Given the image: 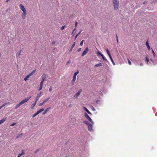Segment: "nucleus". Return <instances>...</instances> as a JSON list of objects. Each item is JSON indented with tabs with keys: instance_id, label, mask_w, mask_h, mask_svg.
<instances>
[{
	"instance_id": "obj_31",
	"label": "nucleus",
	"mask_w": 157,
	"mask_h": 157,
	"mask_svg": "<svg viewBox=\"0 0 157 157\" xmlns=\"http://www.w3.org/2000/svg\"><path fill=\"white\" fill-rule=\"evenodd\" d=\"M152 54H153L154 57H155L156 56V55L155 54V52H154V51L152 49Z\"/></svg>"
},
{
	"instance_id": "obj_60",
	"label": "nucleus",
	"mask_w": 157,
	"mask_h": 157,
	"mask_svg": "<svg viewBox=\"0 0 157 157\" xmlns=\"http://www.w3.org/2000/svg\"><path fill=\"white\" fill-rule=\"evenodd\" d=\"M117 43H118V39H117Z\"/></svg>"
},
{
	"instance_id": "obj_12",
	"label": "nucleus",
	"mask_w": 157,
	"mask_h": 157,
	"mask_svg": "<svg viewBox=\"0 0 157 157\" xmlns=\"http://www.w3.org/2000/svg\"><path fill=\"white\" fill-rule=\"evenodd\" d=\"M106 52L108 54V55L109 58H110V59L111 58H112V57L110 55V54L109 52V50L108 49V48H107L106 49Z\"/></svg>"
},
{
	"instance_id": "obj_38",
	"label": "nucleus",
	"mask_w": 157,
	"mask_h": 157,
	"mask_svg": "<svg viewBox=\"0 0 157 157\" xmlns=\"http://www.w3.org/2000/svg\"><path fill=\"white\" fill-rule=\"evenodd\" d=\"M38 114H39V113H38V112L37 111L36 113H35L34 115H33V117H35Z\"/></svg>"
},
{
	"instance_id": "obj_42",
	"label": "nucleus",
	"mask_w": 157,
	"mask_h": 157,
	"mask_svg": "<svg viewBox=\"0 0 157 157\" xmlns=\"http://www.w3.org/2000/svg\"><path fill=\"white\" fill-rule=\"evenodd\" d=\"M65 26H63L61 28V30H63Z\"/></svg>"
},
{
	"instance_id": "obj_49",
	"label": "nucleus",
	"mask_w": 157,
	"mask_h": 157,
	"mask_svg": "<svg viewBox=\"0 0 157 157\" xmlns=\"http://www.w3.org/2000/svg\"><path fill=\"white\" fill-rule=\"evenodd\" d=\"M7 104V103H5L4 104H3L2 105L3 106H4L5 105H6Z\"/></svg>"
},
{
	"instance_id": "obj_62",
	"label": "nucleus",
	"mask_w": 157,
	"mask_h": 157,
	"mask_svg": "<svg viewBox=\"0 0 157 157\" xmlns=\"http://www.w3.org/2000/svg\"><path fill=\"white\" fill-rule=\"evenodd\" d=\"M52 43H53V44H55V42H52Z\"/></svg>"
},
{
	"instance_id": "obj_13",
	"label": "nucleus",
	"mask_w": 157,
	"mask_h": 157,
	"mask_svg": "<svg viewBox=\"0 0 157 157\" xmlns=\"http://www.w3.org/2000/svg\"><path fill=\"white\" fill-rule=\"evenodd\" d=\"M51 109L50 107H49V108H47L45 110V111L44 112V113H43V115H44L45 114L47 113V112L50 109Z\"/></svg>"
},
{
	"instance_id": "obj_5",
	"label": "nucleus",
	"mask_w": 157,
	"mask_h": 157,
	"mask_svg": "<svg viewBox=\"0 0 157 157\" xmlns=\"http://www.w3.org/2000/svg\"><path fill=\"white\" fill-rule=\"evenodd\" d=\"M88 48H86L85 49L84 51L83 52L81 56H83L85 55L88 52Z\"/></svg>"
},
{
	"instance_id": "obj_54",
	"label": "nucleus",
	"mask_w": 157,
	"mask_h": 157,
	"mask_svg": "<svg viewBox=\"0 0 157 157\" xmlns=\"http://www.w3.org/2000/svg\"><path fill=\"white\" fill-rule=\"evenodd\" d=\"M143 63H140V66H143Z\"/></svg>"
},
{
	"instance_id": "obj_48",
	"label": "nucleus",
	"mask_w": 157,
	"mask_h": 157,
	"mask_svg": "<svg viewBox=\"0 0 157 157\" xmlns=\"http://www.w3.org/2000/svg\"><path fill=\"white\" fill-rule=\"evenodd\" d=\"M81 48H79L77 50V51L78 52H80V51H81Z\"/></svg>"
},
{
	"instance_id": "obj_64",
	"label": "nucleus",
	"mask_w": 157,
	"mask_h": 157,
	"mask_svg": "<svg viewBox=\"0 0 157 157\" xmlns=\"http://www.w3.org/2000/svg\"><path fill=\"white\" fill-rule=\"evenodd\" d=\"M150 60L151 61H152L151 59H150Z\"/></svg>"
},
{
	"instance_id": "obj_8",
	"label": "nucleus",
	"mask_w": 157,
	"mask_h": 157,
	"mask_svg": "<svg viewBox=\"0 0 157 157\" xmlns=\"http://www.w3.org/2000/svg\"><path fill=\"white\" fill-rule=\"evenodd\" d=\"M88 129L89 131H91L92 129V125L90 123L88 125Z\"/></svg>"
},
{
	"instance_id": "obj_6",
	"label": "nucleus",
	"mask_w": 157,
	"mask_h": 157,
	"mask_svg": "<svg viewBox=\"0 0 157 157\" xmlns=\"http://www.w3.org/2000/svg\"><path fill=\"white\" fill-rule=\"evenodd\" d=\"M78 73L79 71H78L74 73L72 79V81L73 82H75V81L76 80V75Z\"/></svg>"
},
{
	"instance_id": "obj_23",
	"label": "nucleus",
	"mask_w": 157,
	"mask_h": 157,
	"mask_svg": "<svg viewBox=\"0 0 157 157\" xmlns=\"http://www.w3.org/2000/svg\"><path fill=\"white\" fill-rule=\"evenodd\" d=\"M96 54L97 56H99V55H100L101 56V55H103L101 52H100L99 51L97 52Z\"/></svg>"
},
{
	"instance_id": "obj_33",
	"label": "nucleus",
	"mask_w": 157,
	"mask_h": 157,
	"mask_svg": "<svg viewBox=\"0 0 157 157\" xmlns=\"http://www.w3.org/2000/svg\"><path fill=\"white\" fill-rule=\"evenodd\" d=\"M90 108H91V109L93 111H95L96 110H95V109L94 108V107L93 106H90Z\"/></svg>"
},
{
	"instance_id": "obj_51",
	"label": "nucleus",
	"mask_w": 157,
	"mask_h": 157,
	"mask_svg": "<svg viewBox=\"0 0 157 157\" xmlns=\"http://www.w3.org/2000/svg\"><path fill=\"white\" fill-rule=\"evenodd\" d=\"M99 101H100L99 100H96V102L97 103H98L99 102Z\"/></svg>"
},
{
	"instance_id": "obj_32",
	"label": "nucleus",
	"mask_w": 157,
	"mask_h": 157,
	"mask_svg": "<svg viewBox=\"0 0 157 157\" xmlns=\"http://www.w3.org/2000/svg\"><path fill=\"white\" fill-rule=\"evenodd\" d=\"M25 152H24V151L23 150H22V152H21V153L20 154H19L21 155V156L23 155H25Z\"/></svg>"
},
{
	"instance_id": "obj_1",
	"label": "nucleus",
	"mask_w": 157,
	"mask_h": 157,
	"mask_svg": "<svg viewBox=\"0 0 157 157\" xmlns=\"http://www.w3.org/2000/svg\"><path fill=\"white\" fill-rule=\"evenodd\" d=\"M19 7L21 10L23 11L22 14V18L23 19L25 18L26 15L27 14L26 10L24 7L21 4L19 5Z\"/></svg>"
},
{
	"instance_id": "obj_43",
	"label": "nucleus",
	"mask_w": 157,
	"mask_h": 157,
	"mask_svg": "<svg viewBox=\"0 0 157 157\" xmlns=\"http://www.w3.org/2000/svg\"><path fill=\"white\" fill-rule=\"evenodd\" d=\"M43 84H44V83L40 82V86L43 87Z\"/></svg>"
},
{
	"instance_id": "obj_46",
	"label": "nucleus",
	"mask_w": 157,
	"mask_h": 157,
	"mask_svg": "<svg viewBox=\"0 0 157 157\" xmlns=\"http://www.w3.org/2000/svg\"><path fill=\"white\" fill-rule=\"evenodd\" d=\"M77 24H78V22L77 21H76L75 22V28H76V27H77Z\"/></svg>"
},
{
	"instance_id": "obj_21",
	"label": "nucleus",
	"mask_w": 157,
	"mask_h": 157,
	"mask_svg": "<svg viewBox=\"0 0 157 157\" xmlns=\"http://www.w3.org/2000/svg\"><path fill=\"white\" fill-rule=\"evenodd\" d=\"M82 32V30H80V31L76 35L75 38V40H76V38L79 36Z\"/></svg>"
},
{
	"instance_id": "obj_18",
	"label": "nucleus",
	"mask_w": 157,
	"mask_h": 157,
	"mask_svg": "<svg viewBox=\"0 0 157 157\" xmlns=\"http://www.w3.org/2000/svg\"><path fill=\"white\" fill-rule=\"evenodd\" d=\"M101 56L102 57V58L105 61H107V59H106V58L103 55H101Z\"/></svg>"
},
{
	"instance_id": "obj_9",
	"label": "nucleus",
	"mask_w": 157,
	"mask_h": 157,
	"mask_svg": "<svg viewBox=\"0 0 157 157\" xmlns=\"http://www.w3.org/2000/svg\"><path fill=\"white\" fill-rule=\"evenodd\" d=\"M83 108L86 112L90 115H92V114L88 110V109L85 107H83Z\"/></svg>"
},
{
	"instance_id": "obj_52",
	"label": "nucleus",
	"mask_w": 157,
	"mask_h": 157,
	"mask_svg": "<svg viewBox=\"0 0 157 157\" xmlns=\"http://www.w3.org/2000/svg\"><path fill=\"white\" fill-rule=\"evenodd\" d=\"M45 80V79H42V80L40 82L44 83V81Z\"/></svg>"
},
{
	"instance_id": "obj_57",
	"label": "nucleus",
	"mask_w": 157,
	"mask_h": 157,
	"mask_svg": "<svg viewBox=\"0 0 157 157\" xmlns=\"http://www.w3.org/2000/svg\"><path fill=\"white\" fill-rule=\"evenodd\" d=\"M71 83L72 85H73L74 84V82H73L72 81V82Z\"/></svg>"
},
{
	"instance_id": "obj_7",
	"label": "nucleus",
	"mask_w": 157,
	"mask_h": 157,
	"mask_svg": "<svg viewBox=\"0 0 157 157\" xmlns=\"http://www.w3.org/2000/svg\"><path fill=\"white\" fill-rule=\"evenodd\" d=\"M82 91V90L81 89H80L79 91L74 96V97H75L76 98H77L78 96L80 95Z\"/></svg>"
},
{
	"instance_id": "obj_44",
	"label": "nucleus",
	"mask_w": 157,
	"mask_h": 157,
	"mask_svg": "<svg viewBox=\"0 0 157 157\" xmlns=\"http://www.w3.org/2000/svg\"><path fill=\"white\" fill-rule=\"evenodd\" d=\"M39 149H37L36 151H34L35 154H36L39 151Z\"/></svg>"
},
{
	"instance_id": "obj_39",
	"label": "nucleus",
	"mask_w": 157,
	"mask_h": 157,
	"mask_svg": "<svg viewBox=\"0 0 157 157\" xmlns=\"http://www.w3.org/2000/svg\"><path fill=\"white\" fill-rule=\"evenodd\" d=\"M76 30V28H75L73 30L72 32V35H73V36L75 34L74 31Z\"/></svg>"
},
{
	"instance_id": "obj_3",
	"label": "nucleus",
	"mask_w": 157,
	"mask_h": 157,
	"mask_svg": "<svg viewBox=\"0 0 157 157\" xmlns=\"http://www.w3.org/2000/svg\"><path fill=\"white\" fill-rule=\"evenodd\" d=\"M31 97V96L27 97L26 98H25L22 100L20 102V103L22 105V104L25 103L27 102Z\"/></svg>"
},
{
	"instance_id": "obj_50",
	"label": "nucleus",
	"mask_w": 157,
	"mask_h": 157,
	"mask_svg": "<svg viewBox=\"0 0 157 157\" xmlns=\"http://www.w3.org/2000/svg\"><path fill=\"white\" fill-rule=\"evenodd\" d=\"M21 52V51H20L18 53V56H20V55Z\"/></svg>"
},
{
	"instance_id": "obj_56",
	"label": "nucleus",
	"mask_w": 157,
	"mask_h": 157,
	"mask_svg": "<svg viewBox=\"0 0 157 157\" xmlns=\"http://www.w3.org/2000/svg\"><path fill=\"white\" fill-rule=\"evenodd\" d=\"M10 0H6V3H8Z\"/></svg>"
},
{
	"instance_id": "obj_17",
	"label": "nucleus",
	"mask_w": 157,
	"mask_h": 157,
	"mask_svg": "<svg viewBox=\"0 0 157 157\" xmlns=\"http://www.w3.org/2000/svg\"><path fill=\"white\" fill-rule=\"evenodd\" d=\"M21 105L19 103L18 104H17L16 106L15 107V109H17Z\"/></svg>"
},
{
	"instance_id": "obj_30",
	"label": "nucleus",
	"mask_w": 157,
	"mask_h": 157,
	"mask_svg": "<svg viewBox=\"0 0 157 157\" xmlns=\"http://www.w3.org/2000/svg\"><path fill=\"white\" fill-rule=\"evenodd\" d=\"M50 98V97H48L46 99H45L44 101H43L45 103L46 102H47L48 100Z\"/></svg>"
},
{
	"instance_id": "obj_59",
	"label": "nucleus",
	"mask_w": 157,
	"mask_h": 157,
	"mask_svg": "<svg viewBox=\"0 0 157 157\" xmlns=\"http://www.w3.org/2000/svg\"><path fill=\"white\" fill-rule=\"evenodd\" d=\"M21 155L19 154L17 157H21Z\"/></svg>"
},
{
	"instance_id": "obj_47",
	"label": "nucleus",
	"mask_w": 157,
	"mask_h": 157,
	"mask_svg": "<svg viewBox=\"0 0 157 157\" xmlns=\"http://www.w3.org/2000/svg\"><path fill=\"white\" fill-rule=\"evenodd\" d=\"M42 88L43 87L40 86V87L39 88L38 90L39 91L40 90L42 89Z\"/></svg>"
},
{
	"instance_id": "obj_28",
	"label": "nucleus",
	"mask_w": 157,
	"mask_h": 157,
	"mask_svg": "<svg viewBox=\"0 0 157 157\" xmlns=\"http://www.w3.org/2000/svg\"><path fill=\"white\" fill-rule=\"evenodd\" d=\"M35 70H34V71H32L31 73H29V75H28L30 77L34 73V72H35Z\"/></svg>"
},
{
	"instance_id": "obj_2",
	"label": "nucleus",
	"mask_w": 157,
	"mask_h": 157,
	"mask_svg": "<svg viewBox=\"0 0 157 157\" xmlns=\"http://www.w3.org/2000/svg\"><path fill=\"white\" fill-rule=\"evenodd\" d=\"M113 3L114 10H117L119 6V1L118 0H113Z\"/></svg>"
},
{
	"instance_id": "obj_19",
	"label": "nucleus",
	"mask_w": 157,
	"mask_h": 157,
	"mask_svg": "<svg viewBox=\"0 0 157 157\" xmlns=\"http://www.w3.org/2000/svg\"><path fill=\"white\" fill-rule=\"evenodd\" d=\"M146 61H147V63H148V62H149V58L148 56H147L146 57Z\"/></svg>"
},
{
	"instance_id": "obj_45",
	"label": "nucleus",
	"mask_w": 157,
	"mask_h": 157,
	"mask_svg": "<svg viewBox=\"0 0 157 157\" xmlns=\"http://www.w3.org/2000/svg\"><path fill=\"white\" fill-rule=\"evenodd\" d=\"M52 87L51 86L50 87L49 89V92H51L52 91Z\"/></svg>"
},
{
	"instance_id": "obj_61",
	"label": "nucleus",
	"mask_w": 157,
	"mask_h": 157,
	"mask_svg": "<svg viewBox=\"0 0 157 157\" xmlns=\"http://www.w3.org/2000/svg\"><path fill=\"white\" fill-rule=\"evenodd\" d=\"M153 1H155V2H157V0H153Z\"/></svg>"
},
{
	"instance_id": "obj_24",
	"label": "nucleus",
	"mask_w": 157,
	"mask_h": 157,
	"mask_svg": "<svg viewBox=\"0 0 157 157\" xmlns=\"http://www.w3.org/2000/svg\"><path fill=\"white\" fill-rule=\"evenodd\" d=\"M36 101H35V102L32 105V109H33V107H34V106L36 105Z\"/></svg>"
},
{
	"instance_id": "obj_15",
	"label": "nucleus",
	"mask_w": 157,
	"mask_h": 157,
	"mask_svg": "<svg viewBox=\"0 0 157 157\" xmlns=\"http://www.w3.org/2000/svg\"><path fill=\"white\" fill-rule=\"evenodd\" d=\"M146 45L148 49V50H150V46L148 44V40H147L146 43Z\"/></svg>"
},
{
	"instance_id": "obj_16",
	"label": "nucleus",
	"mask_w": 157,
	"mask_h": 157,
	"mask_svg": "<svg viewBox=\"0 0 157 157\" xmlns=\"http://www.w3.org/2000/svg\"><path fill=\"white\" fill-rule=\"evenodd\" d=\"M101 65H102V64H101V63H99L98 64H95V66H94V67H98V66H101Z\"/></svg>"
},
{
	"instance_id": "obj_27",
	"label": "nucleus",
	"mask_w": 157,
	"mask_h": 157,
	"mask_svg": "<svg viewBox=\"0 0 157 157\" xmlns=\"http://www.w3.org/2000/svg\"><path fill=\"white\" fill-rule=\"evenodd\" d=\"M30 77L29 75H27V76L25 78L24 80L26 81L27 79Z\"/></svg>"
},
{
	"instance_id": "obj_36",
	"label": "nucleus",
	"mask_w": 157,
	"mask_h": 157,
	"mask_svg": "<svg viewBox=\"0 0 157 157\" xmlns=\"http://www.w3.org/2000/svg\"><path fill=\"white\" fill-rule=\"evenodd\" d=\"M39 98L36 96L35 98V101L37 102V101L39 100Z\"/></svg>"
},
{
	"instance_id": "obj_29",
	"label": "nucleus",
	"mask_w": 157,
	"mask_h": 157,
	"mask_svg": "<svg viewBox=\"0 0 157 157\" xmlns=\"http://www.w3.org/2000/svg\"><path fill=\"white\" fill-rule=\"evenodd\" d=\"M42 93L41 92H40V94H39L37 95V97L40 98V97L42 95Z\"/></svg>"
},
{
	"instance_id": "obj_40",
	"label": "nucleus",
	"mask_w": 157,
	"mask_h": 157,
	"mask_svg": "<svg viewBox=\"0 0 157 157\" xmlns=\"http://www.w3.org/2000/svg\"><path fill=\"white\" fill-rule=\"evenodd\" d=\"M45 103L44 102V101H43V102L42 103H40L39 105V106H42V105H44V104Z\"/></svg>"
},
{
	"instance_id": "obj_63",
	"label": "nucleus",
	"mask_w": 157,
	"mask_h": 157,
	"mask_svg": "<svg viewBox=\"0 0 157 157\" xmlns=\"http://www.w3.org/2000/svg\"><path fill=\"white\" fill-rule=\"evenodd\" d=\"M71 106V105H70L69 106V107H70V106Z\"/></svg>"
},
{
	"instance_id": "obj_55",
	"label": "nucleus",
	"mask_w": 157,
	"mask_h": 157,
	"mask_svg": "<svg viewBox=\"0 0 157 157\" xmlns=\"http://www.w3.org/2000/svg\"><path fill=\"white\" fill-rule=\"evenodd\" d=\"M3 107V106L2 105H1L0 107V110Z\"/></svg>"
},
{
	"instance_id": "obj_37",
	"label": "nucleus",
	"mask_w": 157,
	"mask_h": 157,
	"mask_svg": "<svg viewBox=\"0 0 157 157\" xmlns=\"http://www.w3.org/2000/svg\"><path fill=\"white\" fill-rule=\"evenodd\" d=\"M83 42H84V40H82V41H81V42H80V46H82L83 44Z\"/></svg>"
},
{
	"instance_id": "obj_34",
	"label": "nucleus",
	"mask_w": 157,
	"mask_h": 157,
	"mask_svg": "<svg viewBox=\"0 0 157 157\" xmlns=\"http://www.w3.org/2000/svg\"><path fill=\"white\" fill-rule=\"evenodd\" d=\"M127 60L128 61V64L129 65H131L132 64V63H131V62L130 61V60L129 59H128Z\"/></svg>"
},
{
	"instance_id": "obj_41",
	"label": "nucleus",
	"mask_w": 157,
	"mask_h": 157,
	"mask_svg": "<svg viewBox=\"0 0 157 157\" xmlns=\"http://www.w3.org/2000/svg\"><path fill=\"white\" fill-rule=\"evenodd\" d=\"M16 124V123H14L11 124H10V126H14V125H15Z\"/></svg>"
},
{
	"instance_id": "obj_22",
	"label": "nucleus",
	"mask_w": 157,
	"mask_h": 157,
	"mask_svg": "<svg viewBox=\"0 0 157 157\" xmlns=\"http://www.w3.org/2000/svg\"><path fill=\"white\" fill-rule=\"evenodd\" d=\"M44 110V109H39L38 111H37L38 113H41V112L43 111Z\"/></svg>"
},
{
	"instance_id": "obj_35",
	"label": "nucleus",
	"mask_w": 157,
	"mask_h": 157,
	"mask_svg": "<svg viewBox=\"0 0 157 157\" xmlns=\"http://www.w3.org/2000/svg\"><path fill=\"white\" fill-rule=\"evenodd\" d=\"M110 60L112 62V63L114 65H115V63L114 61L113 60V59L112 58H111L110 59Z\"/></svg>"
},
{
	"instance_id": "obj_20",
	"label": "nucleus",
	"mask_w": 157,
	"mask_h": 157,
	"mask_svg": "<svg viewBox=\"0 0 157 157\" xmlns=\"http://www.w3.org/2000/svg\"><path fill=\"white\" fill-rule=\"evenodd\" d=\"M46 78V75L45 74H43L42 76V78L45 79Z\"/></svg>"
},
{
	"instance_id": "obj_58",
	"label": "nucleus",
	"mask_w": 157,
	"mask_h": 157,
	"mask_svg": "<svg viewBox=\"0 0 157 157\" xmlns=\"http://www.w3.org/2000/svg\"><path fill=\"white\" fill-rule=\"evenodd\" d=\"M116 39H118L117 36V34H116Z\"/></svg>"
},
{
	"instance_id": "obj_14",
	"label": "nucleus",
	"mask_w": 157,
	"mask_h": 157,
	"mask_svg": "<svg viewBox=\"0 0 157 157\" xmlns=\"http://www.w3.org/2000/svg\"><path fill=\"white\" fill-rule=\"evenodd\" d=\"M75 42L73 44V45H72V46H71V49H70V50H69V52H71V51H72L73 48H74V46H75Z\"/></svg>"
},
{
	"instance_id": "obj_53",
	"label": "nucleus",
	"mask_w": 157,
	"mask_h": 157,
	"mask_svg": "<svg viewBox=\"0 0 157 157\" xmlns=\"http://www.w3.org/2000/svg\"><path fill=\"white\" fill-rule=\"evenodd\" d=\"M70 62V61L69 60V61H67V63L66 64L67 65L68 63H69Z\"/></svg>"
},
{
	"instance_id": "obj_4",
	"label": "nucleus",
	"mask_w": 157,
	"mask_h": 157,
	"mask_svg": "<svg viewBox=\"0 0 157 157\" xmlns=\"http://www.w3.org/2000/svg\"><path fill=\"white\" fill-rule=\"evenodd\" d=\"M84 116L87 120H88L92 124H93V122L92 120L87 113H85Z\"/></svg>"
},
{
	"instance_id": "obj_10",
	"label": "nucleus",
	"mask_w": 157,
	"mask_h": 157,
	"mask_svg": "<svg viewBox=\"0 0 157 157\" xmlns=\"http://www.w3.org/2000/svg\"><path fill=\"white\" fill-rule=\"evenodd\" d=\"M6 120V118H2L1 120H0V125L4 123Z\"/></svg>"
},
{
	"instance_id": "obj_25",
	"label": "nucleus",
	"mask_w": 157,
	"mask_h": 157,
	"mask_svg": "<svg viewBox=\"0 0 157 157\" xmlns=\"http://www.w3.org/2000/svg\"><path fill=\"white\" fill-rule=\"evenodd\" d=\"M23 135V133H21V134H20L19 135H18L17 136H16V138H19L20 137H21L22 135Z\"/></svg>"
},
{
	"instance_id": "obj_26",
	"label": "nucleus",
	"mask_w": 157,
	"mask_h": 157,
	"mask_svg": "<svg viewBox=\"0 0 157 157\" xmlns=\"http://www.w3.org/2000/svg\"><path fill=\"white\" fill-rule=\"evenodd\" d=\"M83 122L84 123L86 124H87V125H88L90 124V123L89 122H88V121H83Z\"/></svg>"
},
{
	"instance_id": "obj_11",
	"label": "nucleus",
	"mask_w": 157,
	"mask_h": 157,
	"mask_svg": "<svg viewBox=\"0 0 157 157\" xmlns=\"http://www.w3.org/2000/svg\"><path fill=\"white\" fill-rule=\"evenodd\" d=\"M106 52L108 54V55L109 58H110V59L111 58H112V57L110 55V54L109 52V50L108 49V48H107L106 49Z\"/></svg>"
}]
</instances>
